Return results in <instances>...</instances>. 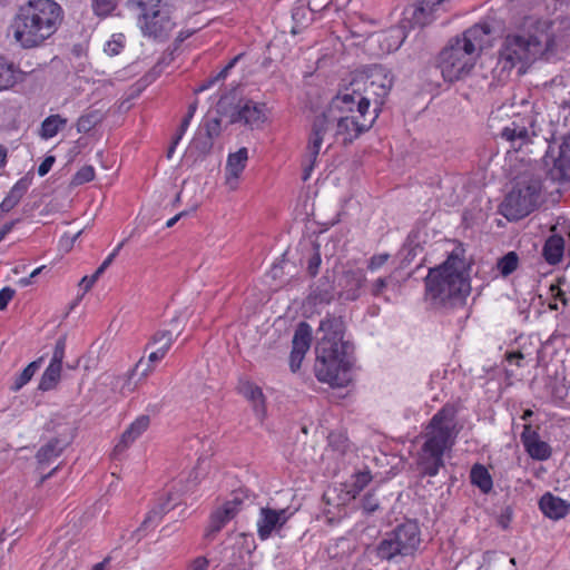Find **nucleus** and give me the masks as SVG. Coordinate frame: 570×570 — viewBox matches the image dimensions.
Wrapping results in <instances>:
<instances>
[{
	"instance_id": "4d7b16f0",
	"label": "nucleus",
	"mask_w": 570,
	"mask_h": 570,
	"mask_svg": "<svg viewBox=\"0 0 570 570\" xmlns=\"http://www.w3.org/2000/svg\"><path fill=\"white\" fill-rule=\"evenodd\" d=\"M322 259L318 252H315L308 259L307 272L311 276H315L318 273Z\"/></svg>"
},
{
	"instance_id": "4c0bfd02",
	"label": "nucleus",
	"mask_w": 570,
	"mask_h": 570,
	"mask_svg": "<svg viewBox=\"0 0 570 570\" xmlns=\"http://www.w3.org/2000/svg\"><path fill=\"white\" fill-rule=\"evenodd\" d=\"M101 121V115L97 110L89 111L81 117H79L77 121V130L78 132H89L92 128H95Z\"/></svg>"
},
{
	"instance_id": "ea45409f",
	"label": "nucleus",
	"mask_w": 570,
	"mask_h": 570,
	"mask_svg": "<svg viewBox=\"0 0 570 570\" xmlns=\"http://www.w3.org/2000/svg\"><path fill=\"white\" fill-rule=\"evenodd\" d=\"M372 480L371 472L368 470L358 471L352 476V489L348 493L355 498Z\"/></svg>"
},
{
	"instance_id": "3c124183",
	"label": "nucleus",
	"mask_w": 570,
	"mask_h": 570,
	"mask_svg": "<svg viewBox=\"0 0 570 570\" xmlns=\"http://www.w3.org/2000/svg\"><path fill=\"white\" fill-rule=\"evenodd\" d=\"M213 147V140L204 137H199L193 140L190 144V150H197L199 155H207Z\"/></svg>"
},
{
	"instance_id": "20e7f679",
	"label": "nucleus",
	"mask_w": 570,
	"mask_h": 570,
	"mask_svg": "<svg viewBox=\"0 0 570 570\" xmlns=\"http://www.w3.org/2000/svg\"><path fill=\"white\" fill-rule=\"evenodd\" d=\"M456 415V406L446 403L424 428L423 443L417 452V465L423 474L435 476L444 466V455L451 451L459 434Z\"/></svg>"
},
{
	"instance_id": "c756f323",
	"label": "nucleus",
	"mask_w": 570,
	"mask_h": 570,
	"mask_svg": "<svg viewBox=\"0 0 570 570\" xmlns=\"http://www.w3.org/2000/svg\"><path fill=\"white\" fill-rule=\"evenodd\" d=\"M66 125V118L58 114L50 115L41 122L39 135L43 139H50L55 137Z\"/></svg>"
},
{
	"instance_id": "2f4dec72",
	"label": "nucleus",
	"mask_w": 570,
	"mask_h": 570,
	"mask_svg": "<svg viewBox=\"0 0 570 570\" xmlns=\"http://www.w3.org/2000/svg\"><path fill=\"white\" fill-rule=\"evenodd\" d=\"M175 500L176 498H174L173 493L169 492L167 502L159 503L157 507L151 509L142 521L139 530H147L148 528L157 524L160 521L163 514L170 510V502Z\"/></svg>"
},
{
	"instance_id": "09e8293b",
	"label": "nucleus",
	"mask_w": 570,
	"mask_h": 570,
	"mask_svg": "<svg viewBox=\"0 0 570 570\" xmlns=\"http://www.w3.org/2000/svg\"><path fill=\"white\" fill-rule=\"evenodd\" d=\"M95 178V168L92 166H83L81 167L73 176L75 185H82L94 180Z\"/></svg>"
},
{
	"instance_id": "2eb2a0df",
	"label": "nucleus",
	"mask_w": 570,
	"mask_h": 570,
	"mask_svg": "<svg viewBox=\"0 0 570 570\" xmlns=\"http://www.w3.org/2000/svg\"><path fill=\"white\" fill-rule=\"evenodd\" d=\"M288 519L289 514L286 509L261 508L256 521L258 538L262 541L267 540L274 531H279Z\"/></svg>"
},
{
	"instance_id": "a19ab883",
	"label": "nucleus",
	"mask_w": 570,
	"mask_h": 570,
	"mask_svg": "<svg viewBox=\"0 0 570 570\" xmlns=\"http://www.w3.org/2000/svg\"><path fill=\"white\" fill-rule=\"evenodd\" d=\"M91 9L98 17L109 16L117 7L118 0H90Z\"/></svg>"
},
{
	"instance_id": "de8ad7c7",
	"label": "nucleus",
	"mask_w": 570,
	"mask_h": 570,
	"mask_svg": "<svg viewBox=\"0 0 570 570\" xmlns=\"http://www.w3.org/2000/svg\"><path fill=\"white\" fill-rule=\"evenodd\" d=\"M245 498L246 495L243 491H234L232 493V498L224 502L223 505L228 508V510H234V514L237 515V513L242 510Z\"/></svg>"
},
{
	"instance_id": "1a4fd4ad",
	"label": "nucleus",
	"mask_w": 570,
	"mask_h": 570,
	"mask_svg": "<svg viewBox=\"0 0 570 570\" xmlns=\"http://www.w3.org/2000/svg\"><path fill=\"white\" fill-rule=\"evenodd\" d=\"M394 77L390 69L381 65L371 66L365 73L356 76L343 91H355L358 104L366 102L370 109L371 101L374 104L373 114L377 115L380 107L384 104L392 86Z\"/></svg>"
},
{
	"instance_id": "ddd939ff",
	"label": "nucleus",
	"mask_w": 570,
	"mask_h": 570,
	"mask_svg": "<svg viewBox=\"0 0 570 570\" xmlns=\"http://www.w3.org/2000/svg\"><path fill=\"white\" fill-rule=\"evenodd\" d=\"M533 126L534 118L532 116L512 120L502 129L501 137L509 141L512 148L520 149L531 142L532 137L535 135Z\"/></svg>"
},
{
	"instance_id": "e2e57ef3",
	"label": "nucleus",
	"mask_w": 570,
	"mask_h": 570,
	"mask_svg": "<svg viewBox=\"0 0 570 570\" xmlns=\"http://www.w3.org/2000/svg\"><path fill=\"white\" fill-rule=\"evenodd\" d=\"M164 350V347H157L148 355L147 362L155 366L156 363L160 362L166 356Z\"/></svg>"
},
{
	"instance_id": "a878e982",
	"label": "nucleus",
	"mask_w": 570,
	"mask_h": 570,
	"mask_svg": "<svg viewBox=\"0 0 570 570\" xmlns=\"http://www.w3.org/2000/svg\"><path fill=\"white\" fill-rule=\"evenodd\" d=\"M549 176L552 180L558 183H566L570 180V159L568 157L567 144L561 145L560 155L550 168Z\"/></svg>"
},
{
	"instance_id": "4be33fe9",
	"label": "nucleus",
	"mask_w": 570,
	"mask_h": 570,
	"mask_svg": "<svg viewBox=\"0 0 570 570\" xmlns=\"http://www.w3.org/2000/svg\"><path fill=\"white\" fill-rule=\"evenodd\" d=\"M557 226L551 227V235L546 239L542 247V257L549 265L559 264L564 254V239L556 233Z\"/></svg>"
},
{
	"instance_id": "603ef678",
	"label": "nucleus",
	"mask_w": 570,
	"mask_h": 570,
	"mask_svg": "<svg viewBox=\"0 0 570 570\" xmlns=\"http://www.w3.org/2000/svg\"><path fill=\"white\" fill-rule=\"evenodd\" d=\"M379 499L373 493H368L364 497L362 508L365 513H373L379 509Z\"/></svg>"
},
{
	"instance_id": "bf43d9fd",
	"label": "nucleus",
	"mask_w": 570,
	"mask_h": 570,
	"mask_svg": "<svg viewBox=\"0 0 570 570\" xmlns=\"http://www.w3.org/2000/svg\"><path fill=\"white\" fill-rule=\"evenodd\" d=\"M13 296H14V289H12L10 287H3L0 291V311H3L7 308L9 302L13 298Z\"/></svg>"
},
{
	"instance_id": "37998d69",
	"label": "nucleus",
	"mask_w": 570,
	"mask_h": 570,
	"mask_svg": "<svg viewBox=\"0 0 570 570\" xmlns=\"http://www.w3.org/2000/svg\"><path fill=\"white\" fill-rule=\"evenodd\" d=\"M242 56L238 55L236 56L235 58H233L228 63L227 66H225L215 77L208 79L207 81H205L198 89L197 91H204V90H207L208 88H210L215 82L219 81V80H224L228 72L235 67V65L237 63V61L239 60Z\"/></svg>"
},
{
	"instance_id": "7ed1b4c3",
	"label": "nucleus",
	"mask_w": 570,
	"mask_h": 570,
	"mask_svg": "<svg viewBox=\"0 0 570 570\" xmlns=\"http://www.w3.org/2000/svg\"><path fill=\"white\" fill-rule=\"evenodd\" d=\"M463 249H454L441 265L429 269L424 278V299L431 307L448 311L464 304L471 292Z\"/></svg>"
},
{
	"instance_id": "e433bc0d",
	"label": "nucleus",
	"mask_w": 570,
	"mask_h": 570,
	"mask_svg": "<svg viewBox=\"0 0 570 570\" xmlns=\"http://www.w3.org/2000/svg\"><path fill=\"white\" fill-rule=\"evenodd\" d=\"M31 184H32V175L30 173H28L11 187V189L7 196H9L18 205L20 203L21 198L28 191Z\"/></svg>"
},
{
	"instance_id": "9b49d317",
	"label": "nucleus",
	"mask_w": 570,
	"mask_h": 570,
	"mask_svg": "<svg viewBox=\"0 0 570 570\" xmlns=\"http://www.w3.org/2000/svg\"><path fill=\"white\" fill-rule=\"evenodd\" d=\"M445 0H419L414 6L406 8L403 12L401 26L392 28L382 35L381 41L387 42L386 51L397 50L406 38L405 30L407 28L424 27L431 23L435 13L442 8Z\"/></svg>"
},
{
	"instance_id": "39448f33",
	"label": "nucleus",
	"mask_w": 570,
	"mask_h": 570,
	"mask_svg": "<svg viewBox=\"0 0 570 570\" xmlns=\"http://www.w3.org/2000/svg\"><path fill=\"white\" fill-rule=\"evenodd\" d=\"M63 12L53 0H29L13 19V37L23 48H35L49 39L61 24Z\"/></svg>"
},
{
	"instance_id": "4468645a",
	"label": "nucleus",
	"mask_w": 570,
	"mask_h": 570,
	"mask_svg": "<svg viewBox=\"0 0 570 570\" xmlns=\"http://www.w3.org/2000/svg\"><path fill=\"white\" fill-rule=\"evenodd\" d=\"M65 352L66 340L61 337L56 342L50 363L41 375V379L38 384L39 391L48 392L53 390L58 385L61 379Z\"/></svg>"
},
{
	"instance_id": "b1692460",
	"label": "nucleus",
	"mask_w": 570,
	"mask_h": 570,
	"mask_svg": "<svg viewBox=\"0 0 570 570\" xmlns=\"http://www.w3.org/2000/svg\"><path fill=\"white\" fill-rule=\"evenodd\" d=\"M239 392L253 404L256 417L262 422L266 414L265 399L261 387L246 381L239 385Z\"/></svg>"
},
{
	"instance_id": "393cba45",
	"label": "nucleus",
	"mask_w": 570,
	"mask_h": 570,
	"mask_svg": "<svg viewBox=\"0 0 570 570\" xmlns=\"http://www.w3.org/2000/svg\"><path fill=\"white\" fill-rule=\"evenodd\" d=\"M236 515L234 510H228L224 505L214 510L209 517L208 527L205 531V538L213 540L216 534Z\"/></svg>"
},
{
	"instance_id": "338daca9",
	"label": "nucleus",
	"mask_w": 570,
	"mask_h": 570,
	"mask_svg": "<svg viewBox=\"0 0 570 570\" xmlns=\"http://www.w3.org/2000/svg\"><path fill=\"white\" fill-rule=\"evenodd\" d=\"M550 292H551L552 296L561 299L563 302V304H566L564 293L561 291V288L558 285L552 284L550 286Z\"/></svg>"
},
{
	"instance_id": "f03ea898",
	"label": "nucleus",
	"mask_w": 570,
	"mask_h": 570,
	"mask_svg": "<svg viewBox=\"0 0 570 570\" xmlns=\"http://www.w3.org/2000/svg\"><path fill=\"white\" fill-rule=\"evenodd\" d=\"M323 333L315 347V376L320 382L342 387L351 381L352 345L344 341V322L341 317L326 316L321 321Z\"/></svg>"
},
{
	"instance_id": "c9c22d12",
	"label": "nucleus",
	"mask_w": 570,
	"mask_h": 570,
	"mask_svg": "<svg viewBox=\"0 0 570 570\" xmlns=\"http://www.w3.org/2000/svg\"><path fill=\"white\" fill-rule=\"evenodd\" d=\"M518 265L519 256L515 252L507 253L497 263L498 271L504 277L511 275L518 268Z\"/></svg>"
},
{
	"instance_id": "f3484780",
	"label": "nucleus",
	"mask_w": 570,
	"mask_h": 570,
	"mask_svg": "<svg viewBox=\"0 0 570 570\" xmlns=\"http://www.w3.org/2000/svg\"><path fill=\"white\" fill-rule=\"evenodd\" d=\"M311 342L312 327L306 322H301L295 330L292 341L289 365L293 372H296L301 367L302 361L309 350Z\"/></svg>"
},
{
	"instance_id": "0e129e2a",
	"label": "nucleus",
	"mask_w": 570,
	"mask_h": 570,
	"mask_svg": "<svg viewBox=\"0 0 570 570\" xmlns=\"http://www.w3.org/2000/svg\"><path fill=\"white\" fill-rule=\"evenodd\" d=\"M524 358L525 355L520 351L511 352L507 355V360L510 363H515L518 366H522L521 361Z\"/></svg>"
},
{
	"instance_id": "cd10ccee",
	"label": "nucleus",
	"mask_w": 570,
	"mask_h": 570,
	"mask_svg": "<svg viewBox=\"0 0 570 570\" xmlns=\"http://www.w3.org/2000/svg\"><path fill=\"white\" fill-rule=\"evenodd\" d=\"M65 446L61 440L53 438L38 450L36 458L40 464H49L62 453Z\"/></svg>"
},
{
	"instance_id": "13d9d810",
	"label": "nucleus",
	"mask_w": 570,
	"mask_h": 570,
	"mask_svg": "<svg viewBox=\"0 0 570 570\" xmlns=\"http://www.w3.org/2000/svg\"><path fill=\"white\" fill-rule=\"evenodd\" d=\"M208 567L209 560L206 557H197L188 563L187 570H207Z\"/></svg>"
},
{
	"instance_id": "79ce46f5",
	"label": "nucleus",
	"mask_w": 570,
	"mask_h": 570,
	"mask_svg": "<svg viewBox=\"0 0 570 570\" xmlns=\"http://www.w3.org/2000/svg\"><path fill=\"white\" fill-rule=\"evenodd\" d=\"M242 56L238 55L236 56L235 58H233L228 63L227 66H225L215 77L208 79L207 81H205L198 89L197 91H204V90H207L208 88H210L215 82L219 81V80H224L228 72L235 67V65L237 63V61L239 60Z\"/></svg>"
},
{
	"instance_id": "5701e85b",
	"label": "nucleus",
	"mask_w": 570,
	"mask_h": 570,
	"mask_svg": "<svg viewBox=\"0 0 570 570\" xmlns=\"http://www.w3.org/2000/svg\"><path fill=\"white\" fill-rule=\"evenodd\" d=\"M150 417L146 414L139 415L121 434L120 441L115 446L116 452H121L135 442L149 426Z\"/></svg>"
},
{
	"instance_id": "864d4df0",
	"label": "nucleus",
	"mask_w": 570,
	"mask_h": 570,
	"mask_svg": "<svg viewBox=\"0 0 570 570\" xmlns=\"http://www.w3.org/2000/svg\"><path fill=\"white\" fill-rule=\"evenodd\" d=\"M389 257L390 255L386 253L372 256L368 262L367 268L372 272L377 271L387 262Z\"/></svg>"
},
{
	"instance_id": "69168bd1",
	"label": "nucleus",
	"mask_w": 570,
	"mask_h": 570,
	"mask_svg": "<svg viewBox=\"0 0 570 570\" xmlns=\"http://www.w3.org/2000/svg\"><path fill=\"white\" fill-rule=\"evenodd\" d=\"M17 206V203H14L9 196H6L1 204H0V209L3 212V213H8L10 212L11 209H13L14 207Z\"/></svg>"
},
{
	"instance_id": "052dcab7",
	"label": "nucleus",
	"mask_w": 570,
	"mask_h": 570,
	"mask_svg": "<svg viewBox=\"0 0 570 570\" xmlns=\"http://www.w3.org/2000/svg\"><path fill=\"white\" fill-rule=\"evenodd\" d=\"M56 158L53 156H47L38 167V175L43 177L52 168Z\"/></svg>"
},
{
	"instance_id": "f704fd0d",
	"label": "nucleus",
	"mask_w": 570,
	"mask_h": 570,
	"mask_svg": "<svg viewBox=\"0 0 570 570\" xmlns=\"http://www.w3.org/2000/svg\"><path fill=\"white\" fill-rule=\"evenodd\" d=\"M292 19L295 26L292 28L293 33H297L301 28L305 27L313 19V12L305 6H297L292 11Z\"/></svg>"
},
{
	"instance_id": "a211bd4d",
	"label": "nucleus",
	"mask_w": 570,
	"mask_h": 570,
	"mask_svg": "<svg viewBox=\"0 0 570 570\" xmlns=\"http://www.w3.org/2000/svg\"><path fill=\"white\" fill-rule=\"evenodd\" d=\"M248 161V149L246 147L239 148L235 153L227 156L225 166V184L230 190L238 187V180L245 170Z\"/></svg>"
},
{
	"instance_id": "6e6552de",
	"label": "nucleus",
	"mask_w": 570,
	"mask_h": 570,
	"mask_svg": "<svg viewBox=\"0 0 570 570\" xmlns=\"http://www.w3.org/2000/svg\"><path fill=\"white\" fill-rule=\"evenodd\" d=\"M540 50L541 41L537 36L507 35L499 50L495 75L500 80H505L515 68L519 73H524Z\"/></svg>"
},
{
	"instance_id": "a18cd8bd",
	"label": "nucleus",
	"mask_w": 570,
	"mask_h": 570,
	"mask_svg": "<svg viewBox=\"0 0 570 570\" xmlns=\"http://www.w3.org/2000/svg\"><path fill=\"white\" fill-rule=\"evenodd\" d=\"M196 109H197L196 102L189 105L188 111H187L186 116L183 118L181 124L174 137L175 145H178V142L181 140L183 136L185 135L187 128L189 127L190 120L193 119V117L196 112Z\"/></svg>"
},
{
	"instance_id": "6ab92c4d",
	"label": "nucleus",
	"mask_w": 570,
	"mask_h": 570,
	"mask_svg": "<svg viewBox=\"0 0 570 570\" xmlns=\"http://www.w3.org/2000/svg\"><path fill=\"white\" fill-rule=\"evenodd\" d=\"M521 441L527 453L534 460L544 461L551 455L550 445L540 440L539 434L531 429L530 425H524L521 433Z\"/></svg>"
},
{
	"instance_id": "f257e3e1",
	"label": "nucleus",
	"mask_w": 570,
	"mask_h": 570,
	"mask_svg": "<svg viewBox=\"0 0 570 570\" xmlns=\"http://www.w3.org/2000/svg\"><path fill=\"white\" fill-rule=\"evenodd\" d=\"M354 94L355 91L341 90L328 108L314 118L307 145L311 164L304 169L303 180L309 178L326 134L333 131L343 144H351L373 126L377 115L366 109L365 101L358 104Z\"/></svg>"
},
{
	"instance_id": "774afa93",
	"label": "nucleus",
	"mask_w": 570,
	"mask_h": 570,
	"mask_svg": "<svg viewBox=\"0 0 570 570\" xmlns=\"http://www.w3.org/2000/svg\"><path fill=\"white\" fill-rule=\"evenodd\" d=\"M13 226V222L3 225V227L0 229V242L12 230Z\"/></svg>"
},
{
	"instance_id": "7c9ffc66",
	"label": "nucleus",
	"mask_w": 570,
	"mask_h": 570,
	"mask_svg": "<svg viewBox=\"0 0 570 570\" xmlns=\"http://www.w3.org/2000/svg\"><path fill=\"white\" fill-rule=\"evenodd\" d=\"M43 357H39L36 361L29 363L16 377L11 385V391L18 392L26 384H28L33 375L40 370Z\"/></svg>"
},
{
	"instance_id": "dca6fc26",
	"label": "nucleus",
	"mask_w": 570,
	"mask_h": 570,
	"mask_svg": "<svg viewBox=\"0 0 570 570\" xmlns=\"http://www.w3.org/2000/svg\"><path fill=\"white\" fill-rule=\"evenodd\" d=\"M265 121V105L253 100H240L232 115V122H243L252 129L261 128Z\"/></svg>"
},
{
	"instance_id": "58836bf2",
	"label": "nucleus",
	"mask_w": 570,
	"mask_h": 570,
	"mask_svg": "<svg viewBox=\"0 0 570 570\" xmlns=\"http://www.w3.org/2000/svg\"><path fill=\"white\" fill-rule=\"evenodd\" d=\"M350 444L347 438L343 433L332 432L328 435V449L343 455L348 450Z\"/></svg>"
},
{
	"instance_id": "8fccbe9b",
	"label": "nucleus",
	"mask_w": 570,
	"mask_h": 570,
	"mask_svg": "<svg viewBox=\"0 0 570 570\" xmlns=\"http://www.w3.org/2000/svg\"><path fill=\"white\" fill-rule=\"evenodd\" d=\"M124 48V37L122 35L112 36V39L107 41L104 50L105 52L110 56H117Z\"/></svg>"
},
{
	"instance_id": "0eeeda50",
	"label": "nucleus",
	"mask_w": 570,
	"mask_h": 570,
	"mask_svg": "<svg viewBox=\"0 0 570 570\" xmlns=\"http://www.w3.org/2000/svg\"><path fill=\"white\" fill-rule=\"evenodd\" d=\"M542 170L530 167L514 178L513 187L501 204L500 212L509 220H519L531 214L541 200Z\"/></svg>"
},
{
	"instance_id": "5fc2aeb1",
	"label": "nucleus",
	"mask_w": 570,
	"mask_h": 570,
	"mask_svg": "<svg viewBox=\"0 0 570 570\" xmlns=\"http://www.w3.org/2000/svg\"><path fill=\"white\" fill-rule=\"evenodd\" d=\"M125 240L120 242L116 248L105 258L101 265L98 267V274H102L109 265L114 262L115 257L118 255L120 249L122 248Z\"/></svg>"
},
{
	"instance_id": "aec40b11",
	"label": "nucleus",
	"mask_w": 570,
	"mask_h": 570,
	"mask_svg": "<svg viewBox=\"0 0 570 570\" xmlns=\"http://www.w3.org/2000/svg\"><path fill=\"white\" fill-rule=\"evenodd\" d=\"M155 370V366L148 363L144 357H141L134 368H131L120 387L122 394H129L135 392L139 383L145 381Z\"/></svg>"
},
{
	"instance_id": "c85d7f7f",
	"label": "nucleus",
	"mask_w": 570,
	"mask_h": 570,
	"mask_svg": "<svg viewBox=\"0 0 570 570\" xmlns=\"http://www.w3.org/2000/svg\"><path fill=\"white\" fill-rule=\"evenodd\" d=\"M471 482L478 487L483 493H489L492 490V478L482 464H474L470 473Z\"/></svg>"
},
{
	"instance_id": "49530a36",
	"label": "nucleus",
	"mask_w": 570,
	"mask_h": 570,
	"mask_svg": "<svg viewBox=\"0 0 570 570\" xmlns=\"http://www.w3.org/2000/svg\"><path fill=\"white\" fill-rule=\"evenodd\" d=\"M395 278L390 275L387 277H380L373 282L371 286V294L375 297H380L384 289H386L391 285H395Z\"/></svg>"
},
{
	"instance_id": "bb28decb",
	"label": "nucleus",
	"mask_w": 570,
	"mask_h": 570,
	"mask_svg": "<svg viewBox=\"0 0 570 570\" xmlns=\"http://www.w3.org/2000/svg\"><path fill=\"white\" fill-rule=\"evenodd\" d=\"M344 291L342 295L345 299L355 301L360 296V291L365 282V276L361 272H347L344 275Z\"/></svg>"
},
{
	"instance_id": "412c9836",
	"label": "nucleus",
	"mask_w": 570,
	"mask_h": 570,
	"mask_svg": "<svg viewBox=\"0 0 570 570\" xmlns=\"http://www.w3.org/2000/svg\"><path fill=\"white\" fill-rule=\"evenodd\" d=\"M541 512L552 520L564 518L570 511V503L551 493H546L539 501Z\"/></svg>"
},
{
	"instance_id": "c03bdc74",
	"label": "nucleus",
	"mask_w": 570,
	"mask_h": 570,
	"mask_svg": "<svg viewBox=\"0 0 570 570\" xmlns=\"http://www.w3.org/2000/svg\"><path fill=\"white\" fill-rule=\"evenodd\" d=\"M242 56L238 55L236 56L235 58H233L228 63L227 66H225L215 77L208 79L207 81H205L198 89L197 91H204V90H207L208 88H210L215 82L219 81V80H224L228 72L235 67V65L237 63V61L239 60Z\"/></svg>"
},
{
	"instance_id": "680f3d73",
	"label": "nucleus",
	"mask_w": 570,
	"mask_h": 570,
	"mask_svg": "<svg viewBox=\"0 0 570 570\" xmlns=\"http://www.w3.org/2000/svg\"><path fill=\"white\" fill-rule=\"evenodd\" d=\"M100 275L101 274H98V268H97L96 272L91 276H85L81 279L80 285L83 287L85 291H89L94 286L96 281L99 278Z\"/></svg>"
},
{
	"instance_id": "6e6d98bb",
	"label": "nucleus",
	"mask_w": 570,
	"mask_h": 570,
	"mask_svg": "<svg viewBox=\"0 0 570 570\" xmlns=\"http://www.w3.org/2000/svg\"><path fill=\"white\" fill-rule=\"evenodd\" d=\"M220 132V120L215 118L207 122L206 125V138L213 140L214 137H217Z\"/></svg>"
},
{
	"instance_id": "423d86ee",
	"label": "nucleus",
	"mask_w": 570,
	"mask_h": 570,
	"mask_svg": "<svg viewBox=\"0 0 570 570\" xmlns=\"http://www.w3.org/2000/svg\"><path fill=\"white\" fill-rule=\"evenodd\" d=\"M490 33L489 23H476L449 42L439 59L444 80L453 82L471 72L481 51L489 45Z\"/></svg>"
},
{
	"instance_id": "f8f14e48",
	"label": "nucleus",
	"mask_w": 570,
	"mask_h": 570,
	"mask_svg": "<svg viewBox=\"0 0 570 570\" xmlns=\"http://www.w3.org/2000/svg\"><path fill=\"white\" fill-rule=\"evenodd\" d=\"M421 542V532L415 521H407L386 533L376 547V556L381 560L391 561L395 557L413 556Z\"/></svg>"
},
{
	"instance_id": "473e14b6",
	"label": "nucleus",
	"mask_w": 570,
	"mask_h": 570,
	"mask_svg": "<svg viewBox=\"0 0 570 570\" xmlns=\"http://www.w3.org/2000/svg\"><path fill=\"white\" fill-rule=\"evenodd\" d=\"M19 73L12 63L0 59V91L11 89L18 82Z\"/></svg>"
},
{
	"instance_id": "72a5a7b5",
	"label": "nucleus",
	"mask_w": 570,
	"mask_h": 570,
	"mask_svg": "<svg viewBox=\"0 0 570 570\" xmlns=\"http://www.w3.org/2000/svg\"><path fill=\"white\" fill-rule=\"evenodd\" d=\"M177 336L178 333L174 334L173 331L159 330L151 336L146 347L158 345V347H164V354H167Z\"/></svg>"
},
{
	"instance_id": "9d476101",
	"label": "nucleus",
	"mask_w": 570,
	"mask_h": 570,
	"mask_svg": "<svg viewBox=\"0 0 570 570\" xmlns=\"http://www.w3.org/2000/svg\"><path fill=\"white\" fill-rule=\"evenodd\" d=\"M128 7L138 11L137 24L144 37L164 40L175 27L165 0H128Z\"/></svg>"
}]
</instances>
